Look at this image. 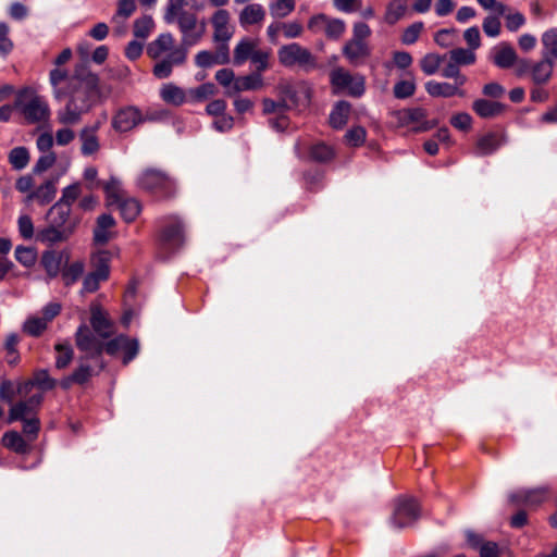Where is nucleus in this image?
Segmentation results:
<instances>
[{"label":"nucleus","mask_w":557,"mask_h":557,"mask_svg":"<svg viewBox=\"0 0 557 557\" xmlns=\"http://www.w3.org/2000/svg\"><path fill=\"white\" fill-rule=\"evenodd\" d=\"M69 101L58 110L57 120L63 125H75L95 104L99 96V77L84 65L76 67L69 81Z\"/></svg>","instance_id":"f257e3e1"},{"label":"nucleus","mask_w":557,"mask_h":557,"mask_svg":"<svg viewBox=\"0 0 557 557\" xmlns=\"http://www.w3.org/2000/svg\"><path fill=\"white\" fill-rule=\"evenodd\" d=\"M138 188L151 195L157 200H170L177 194V185L174 177L158 168H146L137 176Z\"/></svg>","instance_id":"f03ea898"},{"label":"nucleus","mask_w":557,"mask_h":557,"mask_svg":"<svg viewBox=\"0 0 557 557\" xmlns=\"http://www.w3.org/2000/svg\"><path fill=\"white\" fill-rule=\"evenodd\" d=\"M14 104L28 124L44 122L50 117L48 102L29 88H24L17 92Z\"/></svg>","instance_id":"7ed1b4c3"},{"label":"nucleus","mask_w":557,"mask_h":557,"mask_svg":"<svg viewBox=\"0 0 557 557\" xmlns=\"http://www.w3.org/2000/svg\"><path fill=\"white\" fill-rule=\"evenodd\" d=\"M75 346L83 354L82 356L91 357L92 362L100 369L106 368L103 360L102 345L106 338L99 337L87 324L82 323L75 332Z\"/></svg>","instance_id":"20e7f679"},{"label":"nucleus","mask_w":557,"mask_h":557,"mask_svg":"<svg viewBox=\"0 0 557 557\" xmlns=\"http://www.w3.org/2000/svg\"><path fill=\"white\" fill-rule=\"evenodd\" d=\"M158 243L162 249L173 251L183 246L185 240L184 223L177 215H165L158 220Z\"/></svg>","instance_id":"39448f33"},{"label":"nucleus","mask_w":557,"mask_h":557,"mask_svg":"<svg viewBox=\"0 0 557 557\" xmlns=\"http://www.w3.org/2000/svg\"><path fill=\"white\" fill-rule=\"evenodd\" d=\"M280 63L285 67L298 66L305 72H311L318 67L317 58L311 51L297 42L282 46L277 50Z\"/></svg>","instance_id":"423d86ee"},{"label":"nucleus","mask_w":557,"mask_h":557,"mask_svg":"<svg viewBox=\"0 0 557 557\" xmlns=\"http://www.w3.org/2000/svg\"><path fill=\"white\" fill-rule=\"evenodd\" d=\"M174 23L182 34L181 45L186 48L197 45L206 34V20H198L196 13L182 12Z\"/></svg>","instance_id":"0eeeda50"},{"label":"nucleus","mask_w":557,"mask_h":557,"mask_svg":"<svg viewBox=\"0 0 557 557\" xmlns=\"http://www.w3.org/2000/svg\"><path fill=\"white\" fill-rule=\"evenodd\" d=\"M421 515V507L413 497H398L389 518L391 524L398 530L413 525Z\"/></svg>","instance_id":"6e6552de"},{"label":"nucleus","mask_w":557,"mask_h":557,"mask_svg":"<svg viewBox=\"0 0 557 557\" xmlns=\"http://www.w3.org/2000/svg\"><path fill=\"white\" fill-rule=\"evenodd\" d=\"M330 82L335 92L346 91L349 96L359 98L366 91V79L362 75H352L343 67L334 69Z\"/></svg>","instance_id":"1a4fd4ad"},{"label":"nucleus","mask_w":557,"mask_h":557,"mask_svg":"<svg viewBox=\"0 0 557 557\" xmlns=\"http://www.w3.org/2000/svg\"><path fill=\"white\" fill-rule=\"evenodd\" d=\"M158 117L154 113H143L135 106L121 108L112 117V127L119 133H126L135 128L137 125L147 121H156Z\"/></svg>","instance_id":"9d476101"},{"label":"nucleus","mask_w":557,"mask_h":557,"mask_svg":"<svg viewBox=\"0 0 557 557\" xmlns=\"http://www.w3.org/2000/svg\"><path fill=\"white\" fill-rule=\"evenodd\" d=\"M278 94L282 100L283 109L307 107L310 102V89L305 85L293 86L290 84L281 85Z\"/></svg>","instance_id":"9b49d317"},{"label":"nucleus","mask_w":557,"mask_h":557,"mask_svg":"<svg viewBox=\"0 0 557 557\" xmlns=\"http://www.w3.org/2000/svg\"><path fill=\"white\" fill-rule=\"evenodd\" d=\"M186 58L187 48L180 45L154 64L152 73L159 79L168 78L172 74L173 67L184 64Z\"/></svg>","instance_id":"f8f14e48"},{"label":"nucleus","mask_w":557,"mask_h":557,"mask_svg":"<svg viewBox=\"0 0 557 557\" xmlns=\"http://www.w3.org/2000/svg\"><path fill=\"white\" fill-rule=\"evenodd\" d=\"M548 497L549 488L547 486H540L530 490L522 488L510 493L508 499L515 506L537 507L546 502Z\"/></svg>","instance_id":"ddd939ff"},{"label":"nucleus","mask_w":557,"mask_h":557,"mask_svg":"<svg viewBox=\"0 0 557 557\" xmlns=\"http://www.w3.org/2000/svg\"><path fill=\"white\" fill-rule=\"evenodd\" d=\"M466 541L469 547L479 552L480 557H502L506 553L504 546H499L496 542L485 541L483 535L472 530L465 532Z\"/></svg>","instance_id":"4468645a"},{"label":"nucleus","mask_w":557,"mask_h":557,"mask_svg":"<svg viewBox=\"0 0 557 557\" xmlns=\"http://www.w3.org/2000/svg\"><path fill=\"white\" fill-rule=\"evenodd\" d=\"M90 329L101 338L109 339L114 334V323L108 313L96 304L90 306Z\"/></svg>","instance_id":"2eb2a0df"},{"label":"nucleus","mask_w":557,"mask_h":557,"mask_svg":"<svg viewBox=\"0 0 557 557\" xmlns=\"http://www.w3.org/2000/svg\"><path fill=\"white\" fill-rule=\"evenodd\" d=\"M399 121L405 124H417L416 132L430 131L436 126V121H429L428 113L422 108H409L398 112Z\"/></svg>","instance_id":"dca6fc26"},{"label":"nucleus","mask_w":557,"mask_h":557,"mask_svg":"<svg viewBox=\"0 0 557 557\" xmlns=\"http://www.w3.org/2000/svg\"><path fill=\"white\" fill-rule=\"evenodd\" d=\"M231 15L225 9H219L211 17L213 26V41H230L234 34L230 25Z\"/></svg>","instance_id":"f3484780"},{"label":"nucleus","mask_w":557,"mask_h":557,"mask_svg":"<svg viewBox=\"0 0 557 557\" xmlns=\"http://www.w3.org/2000/svg\"><path fill=\"white\" fill-rule=\"evenodd\" d=\"M67 261L69 255L65 251L47 250L42 252L40 263L47 276L54 278L61 273L63 262Z\"/></svg>","instance_id":"a211bd4d"},{"label":"nucleus","mask_w":557,"mask_h":557,"mask_svg":"<svg viewBox=\"0 0 557 557\" xmlns=\"http://www.w3.org/2000/svg\"><path fill=\"white\" fill-rule=\"evenodd\" d=\"M104 369H100L95 362H92L91 357L79 356L77 360V367L72 372V379L76 381L77 385H84L89 380L96 375H99L101 371Z\"/></svg>","instance_id":"6ab92c4d"},{"label":"nucleus","mask_w":557,"mask_h":557,"mask_svg":"<svg viewBox=\"0 0 557 557\" xmlns=\"http://www.w3.org/2000/svg\"><path fill=\"white\" fill-rule=\"evenodd\" d=\"M492 61L499 69H510L518 61V55L509 42L503 41L493 48Z\"/></svg>","instance_id":"aec40b11"},{"label":"nucleus","mask_w":557,"mask_h":557,"mask_svg":"<svg viewBox=\"0 0 557 557\" xmlns=\"http://www.w3.org/2000/svg\"><path fill=\"white\" fill-rule=\"evenodd\" d=\"M371 54V49L367 42L348 40L343 47V55L354 65H359Z\"/></svg>","instance_id":"412c9836"},{"label":"nucleus","mask_w":557,"mask_h":557,"mask_svg":"<svg viewBox=\"0 0 557 557\" xmlns=\"http://www.w3.org/2000/svg\"><path fill=\"white\" fill-rule=\"evenodd\" d=\"M503 145V137L495 132L480 136L475 144L474 154L484 157L494 153Z\"/></svg>","instance_id":"4be33fe9"},{"label":"nucleus","mask_w":557,"mask_h":557,"mask_svg":"<svg viewBox=\"0 0 557 557\" xmlns=\"http://www.w3.org/2000/svg\"><path fill=\"white\" fill-rule=\"evenodd\" d=\"M263 86V79L260 73H251L249 75L236 77L232 85V89L225 90L226 96H233L240 91L257 90Z\"/></svg>","instance_id":"5701e85b"},{"label":"nucleus","mask_w":557,"mask_h":557,"mask_svg":"<svg viewBox=\"0 0 557 557\" xmlns=\"http://www.w3.org/2000/svg\"><path fill=\"white\" fill-rule=\"evenodd\" d=\"M555 62L542 57L537 62H534L531 67V79L535 85H545L553 76Z\"/></svg>","instance_id":"b1692460"},{"label":"nucleus","mask_w":557,"mask_h":557,"mask_svg":"<svg viewBox=\"0 0 557 557\" xmlns=\"http://www.w3.org/2000/svg\"><path fill=\"white\" fill-rule=\"evenodd\" d=\"M174 37L171 33H162L147 47V54L153 60H158L163 53L174 49Z\"/></svg>","instance_id":"393cba45"},{"label":"nucleus","mask_w":557,"mask_h":557,"mask_svg":"<svg viewBox=\"0 0 557 557\" xmlns=\"http://www.w3.org/2000/svg\"><path fill=\"white\" fill-rule=\"evenodd\" d=\"M98 128L99 124L97 123L92 126H86L81 131L79 139L82 141V154L91 156L99 150L100 145L97 136Z\"/></svg>","instance_id":"a878e982"},{"label":"nucleus","mask_w":557,"mask_h":557,"mask_svg":"<svg viewBox=\"0 0 557 557\" xmlns=\"http://www.w3.org/2000/svg\"><path fill=\"white\" fill-rule=\"evenodd\" d=\"M506 106L487 99H476L472 103V110L482 119L496 117L505 111Z\"/></svg>","instance_id":"bb28decb"},{"label":"nucleus","mask_w":557,"mask_h":557,"mask_svg":"<svg viewBox=\"0 0 557 557\" xmlns=\"http://www.w3.org/2000/svg\"><path fill=\"white\" fill-rule=\"evenodd\" d=\"M160 97L165 103L175 107H180L183 103L188 102L187 92L173 83L164 84L161 87Z\"/></svg>","instance_id":"cd10ccee"},{"label":"nucleus","mask_w":557,"mask_h":557,"mask_svg":"<svg viewBox=\"0 0 557 557\" xmlns=\"http://www.w3.org/2000/svg\"><path fill=\"white\" fill-rule=\"evenodd\" d=\"M460 86L453 85L449 83H440L436 81H430L425 84L426 92L432 97H444L449 98L453 96H465V91L459 89Z\"/></svg>","instance_id":"c85d7f7f"},{"label":"nucleus","mask_w":557,"mask_h":557,"mask_svg":"<svg viewBox=\"0 0 557 557\" xmlns=\"http://www.w3.org/2000/svg\"><path fill=\"white\" fill-rule=\"evenodd\" d=\"M71 233H72V228L55 226V225L51 224L50 226L41 230L38 233L37 238L41 243L52 245L55 243L66 240L69 238V236L71 235Z\"/></svg>","instance_id":"c756f323"},{"label":"nucleus","mask_w":557,"mask_h":557,"mask_svg":"<svg viewBox=\"0 0 557 557\" xmlns=\"http://www.w3.org/2000/svg\"><path fill=\"white\" fill-rule=\"evenodd\" d=\"M318 22H326L325 35L331 39H338L346 28L344 21L339 18L327 20L323 14L313 16L309 22V27L312 28Z\"/></svg>","instance_id":"7c9ffc66"},{"label":"nucleus","mask_w":557,"mask_h":557,"mask_svg":"<svg viewBox=\"0 0 557 557\" xmlns=\"http://www.w3.org/2000/svg\"><path fill=\"white\" fill-rule=\"evenodd\" d=\"M351 106L347 101H338L330 113V125L335 129H342L348 122Z\"/></svg>","instance_id":"2f4dec72"},{"label":"nucleus","mask_w":557,"mask_h":557,"mask_svg":"<svg viewBox=\"0 0 557 557\" xmlns=\"http://www.w3.org/2000/svg\"><path fill=\"white\" fill-rule=\"evenodd\" d=\"M55 194V183L53 181H47L27 195V201L35 200L39 205L45 206L54 199Z\"/></svg>","instance_id":"473e14b6"},{"label":"nucleus","mask_w":557,"mask_h":557,"mask_svg":"<svg viewBox=\"0 0 557 557\" xmlns=\"http://www.w3.org/2000/svg\"><path fill=\"white\" fill-rule=\"evenodd\" d=\"M115 221L111 214H101L97 219V225L94 230V240L97 244L104 245L110 239L109 228L113 227Z\"/></svg>","instance_id":"72a5a7b5"},{"label":"nucleus","mask_w":557,"mask_h":557,"mask_svg":"<svg viewBox=\"0 0 557 557\" xmlns=\"http://www.w3.org/2000/svg\"><path fill=\"white\" fill-rule=\"evenodd\" d=\"M542 57L555 62L557 60V27L545 30L541 36Z\"/></svg>","instance_id":"f704fd0d"},{"label":"nucleus","mask_w":557,"mask_h":557,"mask_svg":"<svg viewBox=\"0 0 557 557\" xmlns=\"http://www.w3.org/2000/svg\"><path fill=\"white\" fill-rule=\"evenodd\" d=\"M265 16V12L261 4L252 3L246 5L239 14V23L243 27L261 22Z\"/></svg>","instance_id":"c9c22d12"},{"label":"nucleus","mask_w":557,"mask_h":557,"mask_svg":"<svg viewBox=\"0 0 557 557\" xmlns=\"http://www.w3.org/2000/svg\"><path fill=\"white\" fill-rule=\"evenodd\" d=\"M85 263L82 260L65 264L61 270L62 281L66 287L75 284L84 274Z\"/></svg>","instance_id":"e433bc0d"},{"label":"nucleus","mask_w":557,"mask_h":557,"mask_svg":"<svg viewBox=\"0 0 557 557\" xmlns=\"http://www.w3.org/2000/svg\"><path fill=\"white\" fill-rule=\"evenodd\" d=\"M117 208L121 212L122 218L125 222L131 223L133 222L139 214L141 210V206L138 200L135 198H126L122 199L119 202H116Z\"/></svg>","instance_id":"4c0bfd02"},{"label":"nucleus","mask_w":557,"mask_h":557,"mask_svg":"<svg viewBox=\"0 0 557 557\" xmlns=\"http://www.w3.org/2000/svg\"><path fill=\"white\" fill-rule=\"evenodd\" d=\"M408 9L407 1L405 0H392L385 11L384 20L387 24L394 25L396 24L404 15L406 14Z\"/></svg>","instance_id":"58836bf2"},{"label":"nucleus","mask_w":557,"mask_h":557,"mask_svg":"<svg viewBox=\"0 0 557 557\" xmlns=\"http://www.w3.org/2000/svg\"><path fill=\"white\" fill-rule=\"evenodd\" d=\"M256 44L249 38H243L234 49V64L242 65L255 53Z\"/></svg>","instance_id":"ea45409f"},{"label":"nucleus","mask_w":557,"mask_h":557,"mask_svg":"<svg viewBox=\"0 0 557 557\" xmlns=\"http://www.w3.org/2000/svg\"><path fill=\"white\" fill-rule=\"evenodd\" d=\"M94 270L90 272L99 278L108 280L110 275V256L107 251H101L91 258Z\"/></svg>","instance_id":"a19ab883"},{"label":"nucleus","mask_w":557,"mask_h":557,"mask_svg":"<svg viewBox=\"0 0 557 557\" xmlns=\"http://www.w3.org/2000/svg\"><path fill=\"white\" fill-rule=\"evenodd\" d=\"M2 442L7 448H9L17 454H25L29 449V446L26 443V441L16 431H9V432L4 433V435L2 437Z\"/></svg>","instance_id":"79ce46f5"},{"label":"nucleus","mask_w":557,"mask_h":557,"mask_svg":"<svg viewBox=\"0 0 557 557\" xmlns=\"http://www.w3.org/2000/svg\"><path fill=\"white\" fill-rule=\"evenodd\" d=\"M154 28V21L151 15L137 17L133 23V34L136 38L145 40Z\"/></svg>","instance_id":"37998d69"},{"label":"nucleus","mask_w":557,"mask_h":557,"mask_svg":"<svg viewBox=\"0 0 557 557\" xmlns=\"http://www.w3.org/2000/svg\"><path fill=\"white\" fill-rule=\"evenodd\" d=\"M309 156L310 159L314 162L327 163L334 159L335 151L333 147L324 143H319L310 147Z\"/></svg>","instance_id":"c03bdc74"},{"label":"nucleus","mask_w":557,"mask_h":557,"mask_svg":"<svg viewBox=\"0 0 557 557\" xmlns=\"http://www.w3.org/2000/svg\"><path fill=\"white\" fill-rule=\"evenodd\" d=\"M70 78L66 70L57 67L50 71L49 81L53 87V96L57 100H61L66 96V91H64L60 85L64 82L69 83Z\"/></svg>","instance_id":"a18cd8bd"},{"label":"nucleus","mask_w":557,"mask_h":557,"mask_svg":"<svg viewBox=\"0 0 557 557\" xmlns=\"http://www.w3.org/2000/svg\"><path fill=\"white\" fill-rule=\"evenodd\" d=\"M71 214V207L63 202H55L49 210L48 218L51 224L55 226H62L66 224Z\"/></svg>","instance_id":"49530a36"},{"label":"nucleus","mask_w":557,"mask_h":557,"mask_svg":"<svg viewBox=\"0 0 557 557\" xmlns=\"http://www.w3.org/2000/svg\"><path fill=\"white\" fill-rule=\"evenodd\" d=\"M57 352L55 368L59 370L65 369L73 360L74 350L70 343H58L54 345Z\"/></svg>","instance_id":"de8ad7c7"},{"label":"nucleus","mask_w":557,"mask_h":557,"mask_svg":"<svg viewBox=\"0 0 557 557\" xmlns=\"http://www.w3.org/2000/svg\"><path fill=\"white\" fill-rule=\"evenodd\" d=\"M195 2V0H168L163 20L166 24H173L175 17L182 12H187L185 10L190 3Z\"/></svg>","instance_id":"09e8293b"},{"label":"nucleus","mask_w":557,"mask_h":557,"mask_svg":"<svg viewBox=\"0 0 557 557\" xmlns=\"http://www.w3.org/2000/svg\"><path fill=\"white\" fill-rule=\"evenodd\" d=\"M101 185L104 189L109 205H115L123 199V189L119 178L112 176L108 182Z\"/></svg>","instance_id":"8fccbe9b"},{"label":"nucleus","mask_w":557,"mask_h":557,"mask_svg":"<svg viewBox=\"0 0 557 557\" xmlns=\"http://www.w3.org/2000/svg\"><path fill=\"white\" fill-rule=\"evenodd\" d=\"M186 92L188 102H201L214 95L215 86L212 83H205L196 88H190Z\"/></svg>","instance_id":"3c124183"},{"label":"nucleus","mask_w":557,"mask_h":557,"mask_svg":"<svg viewBox=\"0 0 557 557\" xmlns=\"http://www.w3.org/2000/svg\"><path fill=\"white\" fill-rule=\"evenodd\" d=\"M9 162L14 170L25 169L29 162V152L25 147H15L9 153Z\"/></svg>","instance_id":"603ef678"},{"label":"nucleus","mask_w":557,"mask_h":557,"mask_svg":"<svg viewBox=\"0 0 557 557\" xmlns=\"http://www.w3.org/2000/svg\"><path fill=\"white\" fill-rule=\"evenodd\" d=\"M29 417H35V413L30 408L27 407L26 403L18 401L10 408L8 423H12L14 421H23Z\"/></svg>","instance_id":"864d4df0"},{"label":"nucleus","mask_w":557,"mask_h":557,"mask_svg":"<svg viewBox=\"0 0 557 557\" xmlns=\"http://www.w3.org/2000/svg\"><path fill=\"white\" fill-rule=\"evenodd\" d=\"M136 11L135 0H117L116 12L112 17L113 23H119L120 20L126 21Z\"/></svg>","instance_id":"5fc2aeb1"},{"label":"nucleus","mask_w":557,"mask_h":557,"mask_svg":"<svg viewBox=\"0 0 557 557\" xmlns=\"http://www.w3.org/2000/svg\"><path fill=\"white\" fill-rule=\"evenodd\" d=\"M443 61V57L437 53H426L420 61V67L426 75L435 74Z\"/></svg>","instance_id":"6e6d98bb"},{"label":"nucleus","mask_w":557,"mask_h":557,"mask_svg":"<svg viewBox=\"0 0 557 557\" xmlns=\"http://www.w3.org/2000/svg\"><path fill=\"white\" fill-rule=\"evenodd\" d=\"M449 58L458 65H470L475 62V54L472 49H453L449 52Z\"/></svg>","instance_id":"4d7b16f0"},{"label":"nucleus","mask_w":557,"mask_h":557,"mask_svg":"<svg viewBox=\"0 0 557 557\" xmlns=\"http://www.w3.org/2000/svg\"><path fill=\"white\" fill-rule=\"evenodd\" d=\"M48 323L38 317L28 318L23 325V331L30 336H39L47 329Z\"/></svg>","instance_id":"13d9d810"},{"label":"nucleus","mask_w":557,"mask_h":557,"mask_svg":"<svg viewBox=\"0 0 557 557\" xmlns=\"http://www.w3.org/2000/svg\"><path fill=\"white\" fill-rule=\"evenodd\" d=\"M15 259L24 267H33L37 259V253L34 248L17 246L15 249Z\"/></svg>","instance_id":"bf43d9fd"},{"label":"nucleus","mask_w":557,"mask_h":557,"mask_svg":"<svg viewBox=\"0 0 557 557\" xmlns=\"http://www.w3.org/2000/svg\"><path fill=\"white\" fill-rule=\"evenodd\" d=\"M367 137V132L362 126H354L348 129L344 136L345 143L351 147H359L363 145Z\"/></svg>","instance_id":"052dcab7"},{"label":"nucleus","mask_w":557,"mask_h":557,"mask_svg":"<svg viewBox=\"0 0 557 557\" xmlns=\"http://www.w3.org/2000/svg\"><path fill=\"white\" fill-rule=\"evenodd\" d=\"M32 380L34 385L42 391L53 389L57 385V381L50 377L48 371L45 369L36 371Z\"/></svg>","instance_id":"680f3d73"},{"label":"nucleus","mask_w":557,"mask_h":557,"mask_svg":"<svg viewBox=\"0 0 557 557\" xmlns=\"http://www.w3.org/2000/svg\"><path fill=\"white\" fill-rule=\"evenodd\" d=\"M424 24L423 22H414L404 29L401 35V42L404 45H413L420 37L421 32L423 30Z\"/></svg>","instance_id":"e2e57ef3"},{"label":"nucleus","mask_w":557,"mask_h":557,"mask_svg":"<svg viewBox=\"0 0 557 557\" xmlns=\"http://www.w3.org/2000/svg\"><path fill=\"white\" fill-rule=\"evenodd\" d=\"M441 75L445 78H454L458 86H462L467 82V77L460 73L459 65L451 60L442 70Z\"/></svg>","instance_id":"0e129e2a"},{"label":"nucleus","mask_w":557,"mask_h":557,"mask_svg":"<svg viewBox=\"0 0 557 557\" xmlns=\"http://www.w3.org/2000/svg\"><path fill=\"white\" fill-rule=\"evenodd\" d=\"M500 16L502 15H498L496 13V15H487L483 20L482 28L486 36L494 38L500 34V28H502V24H500V20H499Z\"/></svg>","instance_id":"69168bd1"},{"label":"nucleus","mask_w":557,"mask_h":557,"mask_svg":"<svg viewBox=\"0 0 557 557\" xmlns=\"http://www.w3.org/2000/svg\"><path fill=\"white\" fill-rule=\"evenodd\" d=\"M394 96L397 99H407L416 91V84L413 81H399L394 85Z\"/></svg>","instance_id":"338daca9"},{"label":"nucleus","mask_w":557,"mask_h":557,"mask_svg":"<svg viewBox=\"0 0 557 557\" xmlns=\"http://www.w3.org/2000/svg\"><path fill=\"white\" fill-rule=\"evenodd\" d=\"M295 9L294 0H276L275 3L270 5V11L273 16L285 17Z\"/></svg>","instance_id":"774afa93"}]
</instances>
